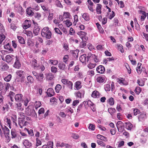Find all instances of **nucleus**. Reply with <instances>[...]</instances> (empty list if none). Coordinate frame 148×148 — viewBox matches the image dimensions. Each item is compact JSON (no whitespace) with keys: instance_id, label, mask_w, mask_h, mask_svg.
I'll use <instances>...</instances> for the list:
<instances>
[{"instance_id":"nucleus-1","label":"nucleus","mask_w":148,"mask_h":148,"mask_svg":"<svg viewBox=\"0 0 148 148\" xmlns=\"http://www.w3.org/2000/svg\"><path fill=\"white\" fill-rule=\"evenodd\" d=\"M41 35L43 37L46 39H50L51 37L52 33L51 31L47 27H46L42 29Z\"/></svg>"},{"instance_id":"nucleus-2","label":"nucleus","mask_w":148,"mask_h":148,"mask_svg":"<svg viewBox=\"0 0 148 148\" xmlns=\"http://www.w3.org/2000/svg\"><path fill=\"white\" fill-rule=\"evenodd\" d=\"M16 73L17 77L21 78V82H23V79L25 77V72L21 70H17L16 72Z\"/></svg>"},{"instance_id":"nucleus-3","label":"nucleus","mask_w":148,"mask_h":148,"mask_svg":"<svg viewBox=\"0 0 148 148\" xmlns=\"http://www.w3.org/2000/svg\"><path fill=\"white\" fill-rule=\"evenodd\" d=\"M11 134L12 135V138H18V139H21V137L19 134H18L15 129H12L11 130Z\"/></svg>"},{"instance_id":"nucleus-4","label":"nucleus","mask_w":148,"mask_h":148,"mask_svg":"<svg viewBox=\"0 0 148 148\" xmlns=\"http://www.w3.org/2000/svg\"><path fill=\"white\" fill-rule=\"evenodd\" d=\"M18 125L20 128H22L24 126H25L27 125L28 123L25 121V119H18Z\"/></svg>"},{"instance_id":"nucleus-5","label":"nucleus","mask_w":148,"mask_h":148,"mask_svg":"<svg viewBox=\"0 0 148 148\" xmlns=\"http://www.w3.org/2000/svg\"><path fill=\"white\" fill-rule=\"evenodd\" d=\"M79 35L83 41H86L88 40V38L86 37V33L84 32L81 31L78 32Z\"/></svg>"},{"instance_id":"nucleus-6","label":"nucleus","mask_w":148,"mask_h":148,"mask_svg":"<svg viewBox=\"0 0 148 148\" xmlns=\"http://www.w3.org/2000/svg\"><path fill=\"white\" fill-rule=\"evenodd\" d=\"M89 56H88L86 57V54L82 55L79 58L80 61L82 63L86 64V62H88L89 60Z\"/></svg>"},{"instance_id":"nucleus-7","label":"nucleus","mask_w":148,"mask_h":148,"mask_svg":"<svg viewBox=\"0 0 148 148\" xmlns=\"http://www.w3.org/2000/svg\"><path fill=\"white\" fill-rule=\"evenodd\" d=\"M15 58L16 61L14 64L13 66L16 68L19 69L21 67V64L19 62L18 57L16 56Z\"/></svg>"},{"instance_id":"nucleus-8","label":"nucleus","mask_w":148,"mask_h":148,"mask_svg":"<svg viewBox=\"0 0 148 148\" xmlns=\"http://www.w3.org/2000/svg\"><path fill=\"white\" fill-rule=\"evenodd\" d=\"M24 25L23 26L24 29H25L31 26V21L29 20L26 19L25 20Z\"/></svg>"},{"instance_id":"nucleus-9","label":"nucleus","mask_w":148,"mask_h":148,"mask_svg":"<svg viewBox=\"0 0 148 148\" xmlns=\"http://www.w3.org/2000/svg\"><path fill=\"white\" fill-rule=\"evenodd\" d=\"M33 21L34 23V28L33 29V33L36 36H37L39 32L40 29L38 26V24L36 23H35L34 21Z\"/></svg>"},{"instance_id":"nucleus-10","label":"nucleus","mask_w":148,"mask_h":148,"mask_svg":"<svg viewBox=\"0 0 148 148\" xmlns=\"http://www.w3.org/2000/svg\"><path fill=\"white\" fill-rule=\"evenodd\" d=\"M23 144L25 147L27 148H30L32 146L31 143L27 139L23 140Z\"/></svg>"},{"instance_id":"nucleus-11","label":"nucleus","mask_w":148,"mask_h":148,"mask_svg":"<svg viewBox=\"0 0 148 148\" xmlns=\"http://www.w3.org/2000/svg\"><path fill=\"white\" fill-rule=\"evenodd\" d=\"M32 66L35 69H37L39 67V65L37 63V61L35 59H33L30 62Z\"/></svg>"},{"instance_id":"nucleus-12","label":"nucleus","mask_w":148,"mask_h":148,"mask_svg":"<svg viewBox=\"0 0 148 148\" xmlns=\"http://www.w3.org/2000/svg\"><path fill=\"white\" fill-rule=\"evenodd\" d=\"M96 71L98 73L102 74L105 72V70L103 66L99 65L97 68Z\"/></svg>"},{"instance_id":"nucleus-13","label":"nucleus","mask_w":148,"mask_h":148,"mask_svg":"<svg viewBox=\"0 0 148 148\" xmlns=\"http://www.w3.org/2000/svg\"><path fill=\"white\" fill-rule=\"evenodd\" d=\"M6 36L3 33L0 34V44H4L6 40L5 39Z\"/></svg>"},{"instance_id":"nucleus-14","label":"nucleus","mask_w":148,"mask_h":148,"mask_svg":"<svg viewBox=\"0 0 148 148\" xmlns=\"http://www.w3.org/2000/svg\"><path fill=\"white\" fill-rule=\"evenodd\" d=\"M14 56L12 55H8L6 56L5 57V61L7 63H9L12 61L13 59Z\"/></svg>"},{"instance_id":"nucleus-15","label":"nucleus","mask_w":148,"mask_h":148,"mask_svg":"<svg viewBox=\"0 0 148 148\" xmlns=\"http://www.w3.org/2000/svg\"><path fill=\"white\" fill-rule=\"evenodd\" d=\"M23 95L21 94L16 95L14 96V99L16 101L20 102L22 100Z\"/></svg>"},{"instance_id":"nucleus-16","label":"nucleus","mask_w":148,"mask_h":148,"mask_svg":"<svg viewBox=\"0 0 148 148\" xmlns=\"http://www.w3.org/2000/svg\"><path fill=\"white\" fill-rule=\"evenodd\" d=\"M72 86L73 83L71 82L68 80L65 79V86L67 88L71 89H72Z\"/></svg>"},{"instance_id":"nucleus-17","label":"nucleus","mask_w":148,"mask_h":148,"mask_svg":"<svg viewBox=\"0 0 148 148\" xmlns=\"http://www.w3.org/2000/svg\"><path fill=\"white\" fill-rule=\"evenodd\" d=\"M32 9L30 7L27 8L26 9V12L28 15L32 16L34 14V13Z\"/></svg>"},{"instance_id":"nucleus-18","label":"nucleus","mask_w":148,"mask_h":148,"mask_svg":"<svg viewBox=\"0 0 148 148\" xmlns=\"http://www.w3.org/2000/svg\"><path fill=\"white\" fill-rule=\"evenodd\" d=\"M11 119L14 125H15L16 127H18V125L17 123H16L17 121V117L16 115H13L11 117Z\"/></svg>"},{"instance_id":"nucleus-19","label":"nucleus","mask_w":148,"mask_h":148,"mask_svg":"<svg viewBox=\"0 0 148 148\" xmlns=\"http://www.w3.org/2000/svg\"><path fill=\"white\" fill-rule=\"evenodd\" d=\"M4 48L5 49H7L9 53H11L13 51V49L11 47V46H10L9 43L4 45Z\"/></svg>"},{"instance_id":"nucleus-20","label":"nucleus","mask_w":148,"mask_h":148,"mask_svg":"<svg viewBox=\"0 0 148 148\" xmlns=\"http://www.w3.org/2000/svg\"><path fill=\"white\" fill-rule=\"evenodd\" d=\"M47 95L49 97H52L55 94L53 89L51 88H49L47 90Z\"/></svg>"},{"instance_id":"nucleus-21","label":"nucleus","mask_w":148,"mask_h":148,"mask_svg":"<svg viewBox=\"0 0 148 148\" xmlns=\"http://www.w3.org/2000/svg\"><path fill=\"white\" fill-rule=\"evenodd\" d=\"M36 78L38 81L41 82H42L43 80L44 75L42 73H39L38 74V75L37 76Z\"/></svg>"},{"instance_id":"nucleus-22","label":"nucleus","mask_w":148,"mask_h":148,"mask_svg":"<svg viewBox=\"0 0 148 148\" xmlns=\"http://www.w3.org/2000/svg\"><path fill=\"white\" fill-rule=\"evenodd\" d=\"M125 123L126 128L128 130H131L133 127L132 124L129 122H125Z\"/></svg>"},{"instance_id":"nucleus-23","label":"nucleus","mask_w":148,"mask_h":148,"mask_svg":"<svg viewBox=\"0 0 148 148\" xmlns=\"http://www.w3.org/2000/svg\"><path fill=\"white\" fill-rule=\"evenodd\" d=\"M88 55L89 56V58H92L95 62H99V59L94 54H91V53H89Z\"/></svg>"},{"instance_id":"nucleus-24","label":"nucleus","mask_w":148,"mask_h":148,"mask_svg":"<svg viewBox=\"0 0 148 148\" xmlns=\"http://www.w3.org/2000/svg\"><path fill=\"white\" fill-rule=\"evenodd\" d=\"M102 5L100 4H98L97 5V7L96 8V11L97 14H101V13Z\"/></svg>"},{"instance_id":"nucleus-25","label":"nucleus","mask_w":148,"mask_h":148,"mask_svg":"<svg viewBox=\"0 0 148 148\" xmlns=\"http://www.w3.org/2000/svg\"><path fill=\"white\" fill-rule=\"evenodd\" d=\"M99 92L97 90L93 91L91 94V96L94 98L99 97Z\"/></svg>"},{"instance_id":"nucleus-26","label":"nucleus","mask_w":148,"mask_h":148,"mask_svg":"<svg viewBox=\"0 0 148 148\" xmlns=\"http://www.w3.org/2000/svg\"><path fill=\"white\" fill-rule=\"evenodd\" d=\"M26 111H29L30 112V113H27V115H36V113L34 109L31 110L29 108H27L26 109Z\"/></svg>"},{"instance_id":"nucleus-27","label":"nucleus","mask_w":148,"mask_h":148,"mask_svg":"<svg viewBox=\"0 0 148 148\" xmlns=\"http://www.w3.org/2000/svg\"><path fill=\"white\" fill-rule=\"evenodd\" d=\"M3 131V133L5 135L8 136L9 135V130L6 126H4V127L2 129Z\"/></svg>"},{"instance_id":"nucleus-28","label":"nucleus","mask_w":148,"mask_h":148,"mask_svg":"<svg viewBox=\"0 0 148 148\" xmlns=\"http://www.w3.org/2000/svg\"><path fill=\"white\" fill-rule=\"evenodd\" d=\"M9 68V66L5 63H3L2 64L1 69L2 71H5Z\"/></svg>"},{"instance_id":"nucleus-29","label":"nucleus","mask_w":148,"mask_h":148,"mask_svg":"<svg viewBox=\"0 0 148 148\" xmlns=\"http://www.w3.org/2000/svg\"><path fill=\"white\" fill-rule=\"evenodd\" d=\"M16 108L18 111H22L23 110V108L21 107L22 104L21 103H17L16 104Z\"/></svg>"},{"instance_id":"nucleus-30","label":"nucleus","mask_w":148,"mask_h":148,"mask_svg":"<svg viewBox=\"0 0 148 148\" xmlns=\"http://www.w3.org/2000/svg\"><path fill=\"white\" fill-rule=\"evenodd\" d=\"M96 80L99 83H103L105 80V78L103 77H99L97 78Z\"/></svg>"},{"instance_id":"nucleus-31","label":"nucleus","mask_w":148,"mask_h":148,"mask_svg":"<svg viewBox=\"0 0 148 148\" xmlns=\"http://www.w3.org/2000/svg\"><path fill=\"white\" fill-rule=\"evenodd\" d=\"M5 122H6V124H5L8 126L10 128H11V121L10 119H8V118H6L5 119Z\"/></svg>"},{"instance_id":"nucleus-32","label":"nucleus","mask_w":148,"mask_h":148,"mask_svg":"<svg viewBox=\"0 0 148 148\" xmlns=\"http://www.w3.org/2000/svg\"><path fill=\"white\" fill-rule=\"evenodd\" d=\"M27 80L30 84H32L34 82V79L30 75H29L27 77Z\"/></svg>"},{"instance_id":"nucleus-33","label":"nucleus","mask_w":148,"mask_h":148,"mask_svg":"<svg viewBox=\"0 0 148 148\" xmlns=\"http://www.w3.org/2000/svg\"><path fill=\"white\" fill-rule=\"evenodd\" d=\"M96 24L100 32L101 33H103L104 32V31L100 24H99L98 23H96Z\"/></svg>"},{"instance_id":"nucleus-34","label":"nucleus","mask_w":148,"mask_h":148,"mask_svg":"<svg viewBox=\"0 0 148 148\" xmlns=\"http://www.w3.org/2000/svg\"><path fill=\"white\" fill-rule=\"evenodd\" d=\"M41 105V103L40 101H36L34 103L35 107L36 109H37Z\"/></svg>"},{"instance_id":"nucleus-35","label":"nucleus","mask_w":148,"mask_h":148,"mask_svg":"<svg viewBox=\"0 0 148 148\" xmlns=\"http://www.w3.org/2000/svg\"><path fill=\"white\" fill-rule=\"evenodd\" d=\"M61 88L62 86L61 85L59 84L57 85L55 88L56 92L58 93H59Z\"/></svg>"},{"instance_id":"nucleus-36","label":"nucleus","mask_w":148,"mask_h":148,"mask_svg":"<svg viewBox=\"0 0 148 148\" xmlns=\"http://www.w3.org/2000/svg\"><path fill=\"white\" fill-rule=\"evenodd\" d=\"M17 38L19 42L20 43L23 44L25 43V41L24 39L21 36H18Z\"/></svg>"},{"instance_id":"nucleus-37","label":"nucleus","mask_w":148,"mask_h":148,"mask_svg":"<svg viewBox=\"0 0 148 148\" xmlns=\"http://www.w3.org/2000/svg\"><path fill=\"white\" fill-rule=\"evenodd\" d=\"M47 78L49 80H51L54 78V75L52 73H48L47 76Z\"/></svg>"},{"instance_id":"nucleus-38","label":"nucleus","mask_w":148,"mask_h":148,"mask_svg":"<svg viewBox=\"0 0 148 148\" xmlns=\"http://www.w3.org/2000/svg\"><path fill=\"white\" fill-rule=\"evenodd\" d=\"M108 111L111 115H112L116 112V110L114 108H110L108 109Z\"/></svg>"},{"instance_id":"nucleus-39","label":"nucleus","mask_w":148,"mask_h":148,"mask_svg":"<svg viewBox=\"0 0 148 148\" xmlns=\"http://www.w3.org/2000/svg\"><path fill=\"white\" fill-rule=\"evenodd\" d=\"M108 101L109 104L111 106H112L114 104V99L112 97H111L109 98Z\"/></svg>"},{"instance_id":"nucleus-40","label":"nucleus","mask_w":148,"mask_h":148,"mask_svg":"<svg viewBox=\"0 0 148 148\" xmlns=\"http://www.w3.org/2000/svg\"><path fill=\"white\" fill-rule=\"evenodd\" d=\"M75 88H76L78 90L81 88V83L79 81H77L75 83Z\"/></svg>"},{"instance_id":"nucleus-41","label":"nucleus","mask_w":148,"mask_h":148,"mask_svg":"<svg viewBox=\"0 0 148 148\" xmlns=\"http://www.w3.org/2000/svg\"><path fill=\"white\" fill-rule=\"evenodd\" d=\"M79 52V51L78 50H76L74 51L73 52V56L75 58H77Z\"/></svg>"},{"instance_id":"nucleus-42","label":"nucleus","mask_w":148,"mask_h":148,"mask_svg":"<svg viewBox=\"0 0 148 148\" xmlns=\"http://www.w3.org/2000/svg\"><path fill=\"white\" fill-rule=\"evenodd\" d=\"M12 78V75L9 74L4 78V80L7 82H8L10 81Z\"/></svg>"},{"instance_id":"nucleus-43","label":"nucleus","mask_w":148,"mask_h":148,"mask_svg":"<svg viewBox=\"0 0 148 148\" xmlns=\"http://www.w3.org/2000/svg\"><path fill=\"white\" fill-rule=\"evenodd\" d=\"M71 61V59L69 58V55H65V64H68Z\"/></svg>"},{"instance_id":"nucleus-44","label":"nucleus","mask_w":148,"mask_h":148,"mask_svg":"<svg viewBox=\"0 0 148 148\" xmlns=\"http://www.w3.org/2000/svg\"><path fill=\"white\" fill-rule=\"evenodd\" d=\"M133 111L134 114L135 116L139 114L140 113V110L138 109H134Z\"/></svg>"},{"instance_id":"nucleus-45","label":"nucleus","mask_w":148,"mask_h":148,"mask_svg":"<svg viewBox=\"0 0 148 148\" xmlns=\"http://www.w3.org/2000/svg\"><path fill=\"white\" fill-rule=\"evenodd\" d=\"M58 66L60 69L62 70H64L65 69V64L63 63H60L58 64Z\"/></svg>"},{"instance_id":"nucleus-46","label":"nucleus","mask_w":148,"mask_h":148,"mask_svg":"<svg viewBox=\"0 0 148 148\" xmlns=\"http://www.w3.org/2000/svg\"><path fill=\"white\" fill-rule=\"evenodd\" d=\"M108 14L109 15L108 17L110 19H111L115 16V13L113 11H112V14L108 13Z\"/></svg>"},{"instance_id":"nucleus-47","label":"nucleus","mask_w":148,"mask_h":148,"mask_svg":"<svg viewBox=\"0 0 148 148\" xmlns=\"http://www.w3.org/2000/svg\"><path fill=\"white\" fill-rule=\"evenodd\" d=\"M123 123L122 122L120 121H118L116 123V127L117 128L121 127H123Z\"/></svg>"},{"instance_id":"nucleus-48","label":"nucleus","mask_w":148,"mask_h":148,"mask_svg":"<svg viewBox=\"0 0 148 148\" xmlns=\"http://www.w3.org/2000/svg\"><path fill=\"white\" fill-rule=\"evenodd\" d=\"M117 82H118L120 84H124V79L123 78H121V79H117Z\"/></svg>"},{"instance_id":"nucleus-49","label":"nucleus","mask_w":148,"mask_h":148,"mask_svg":"<svg viewBox=\"0 0 148 148\" xmlns=\"http://www.w3.org/2000/svg\"><path fill=\"white\" fill-rule=\"evenodd\" d=\"M71 136L74 139H77L79 137L78 134L74 133H72Z\"/></svg>"},{"instance_id":"nucleus-50","label":"nucleus","mask_w":148,"mask_h":148,"mask_svg":"<svg viewBox=\"0 0 148 148\" xmlns=\"http://www.w3.org/2000/svg\"><path fill=\"white\" fill-rule=\"evenodd\" d=\"M135 90L136 92V93L138 95L141 91V88L139 87H137L136 88Z\"/></svg>"},{"instance_id":"nucleus-51","label":"nucleus","mask_w":148,"mask_h":148,"mask_svg":"<svg viewBox=\"0 0 148 148\" xmlns=\"http://www.w3.org/2000/svg\"><path fill=\"white\" fill-rule=\"evenodd\" d=\"M47 145L48 148H53V143L52 142H49L47 143Z\"/></svg>"},{"instance_id":"nucleus-52","label":"nucleus","mask_w":148,"mask_h":148,"mask_svg":"<svg viewBox=\"0 0 148 148\" xmlns=\"http://www.w3.org/2000/svg\"><path fill=\"white\" fill-rule=\"evenodd\" d=\"M96 65V64L90 63L88 65V66L89 69H92L95 67Z\"/></svg>"},{"instance_id":"nucleus-53","label":"nucleus","mask_w":148,"mask_h":148,"mask_svg":"<svg viewBox=\"0 0 148 148\" xmlns=\"http://www.w3.org/2000/svg\"><path fill=\"white\" fill-rule=\"evenodd\" d=\"M74 62L73 61H71L69 63V65L68 66V69L69 70H70V68L74 64Z\"/></svg>"},{"instance_id":"nucleus-54","label":"nucleus","mask_w":148,"mask_h":148,"mask_svg":"<svg viewBox=\"0 0 148 148\" xmlns=\"http://www.w3.org/2000/svg\"><path fill=\"white\" fill-rule=\"evenodd\" d=\"M65 24L67 27H69L72 25V24L69 20H67L65 21Z\"/></svg>"},{"instance_id":"nucleus-55","label":"nucleus","mask_w":148,"mask_h":148,"mask_svg":"<svg viewBox=\"0 0 148 148\" xmlns=\"http://www.w3.org/2000/svg\"><path fill=\"white\" fill-rule=\"evenodd\" d=\"M97 142L98 144L102 146L103 147H105V144H104L103 141L101 140H97Z\"/></svg>"},{"instance_id":"nucleus-56","label":"nucleus","mask_w":148,"mask_h":148,"mask_svg":"<svg viewBox=\"0 0 148 148\" xmlns=\"http://www.w3.org/2000/svg\"><path fill=\"white\" fill-rule=\"evenodd\" d=\"M82 17L86 21H88L89 20V18L88 16L87 15V14H84L82 15Z\"/></svg>"},{"instance_id":"nucleus-57","label":"nucleus","mask_w":148,"mask_h":148,"mask_svg":"<svg viewBox=\"0 0 148 148\" xmlns=\"http://www.w3.org/2000/svg\"><path fill=\"white\" fill-rule=\"evenodd\" d=\"M36 146L38 147L39 145H41V141L37 138H36Z\"/></svg>"},{"instance_id":"nucleus-58","label":"nucleus","mask_w":148,"mask_h":148,"mask_svg":"<svg viewBox=\"0 0 148 148\" xmlns=\"http://www.w3.org/2000/svg\"><path fill=\"white\" fill-rule=\"evenodd\" d=\"M78 21V16L77 15H75L74 16V21L73 23L75 25H76L77 22Z\"/></svg>"},{"instance_id":"nucleus-59","label":"nucleus","mask_w":148,"mask_h":148,"mask_svg":"<svg viewBox=\"0 0 148 148\" xmlns=\"http://www.w3.org/2000/svg\"><path fill=\"white\" fill-rule=\"evenodd\" d=\"M19 115L20 116V119H25V117L26 116H25V114L24 113L22 112H20L19 113Z\"/></svg>"},{"instance_id":"nucleus-60","label":"nucleus","mask_w":148,"mask_h":148,"mask_svg":"<svg viewBox=\"0 0 148 148\" xmlns=\"http://www.w3.org/2000/svg\"><path fill=\"white\" fill-rule=\"evenodd\" d=\"M51 71L52 73H56L57 71V69L55 67L52 66L51 68Z\"/></svg>"},{"instance_id":"nucleus-61","label":"nucleus","mask_w":148,"mask_h":148,"mask_svg":"<svg viewBox=\"0 0 148 148\" xmlns=\"http://www.w3.org/2000/svg\"><path fill=\"white\" fill-rule=\"evenodd\" d=\"M27 132L31 136H33L34 135L33 130L32 129L27 130Z\"/></svg>"},{"instance_id":"nucleus-62","label":"nucleus","mask_w":148,"mask_h":148,"mask_svg":"<svg viewBox=\"0 0 148 148\" xmlns=\"http://www.w3.org/2000/svg\"><path fill=\"white\" fill-rule=\"evenodd\" d=\"M118 49L121 51V53L124 52V50L123 46L121 45H120L118 46Z\"/></svg>"},{"instance_id":"nucleus-63","label":"nucleus","mask_w":148,"mask_h":148,"mask_svg":"<svg viewBox=\"0 0 148 148\" xmlns=\"http://www.w3.org/2000/svg\"><path fill=\"white\" fill-rule=\"evenodd\" d=\"M110 89V86L109 84H106L105 86V90L106 91H109Z\"/></svg>"},{"instance_id":"nucleus-64","label":"nucleus","mask_w":148,"mask_h":148,"mask_svg":"<svg viewBox=\"0 0 148 148\" xmlns=\"http://www.w3.org/2000/svg\"><path fill=\"white\" fill-rule=\"evenodd\" d=\"M45 112V110L44 108H41L38 111V114H39L44 113Z\"/></svg>"}]
</instances>
